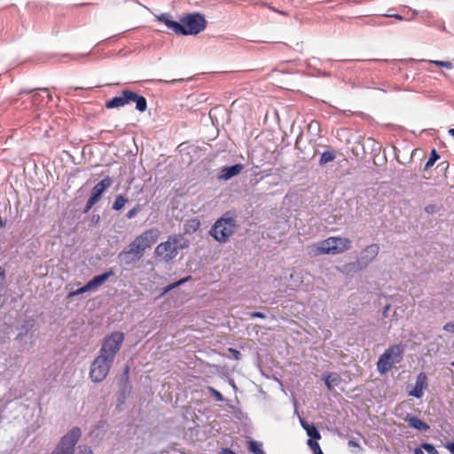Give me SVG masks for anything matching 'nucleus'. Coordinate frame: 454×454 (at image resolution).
<instances>
[{
  "mask_svg": "<svg viewBox=\"0 0 454 454\" xmlns=\"http://www.w3.org/2000/svg\"><path fill=\"white\" fill-rule=\"evenodd\" d=\"M123 341L124 333L121 332H114L106 335L102 340L98 355L114 362Z\"/></svg>",
  "mask_w": 454,
  "mask_h": 454,
  "instance_id": "obj_7",
  "label": "nucleus"
},
{
  "mask_svg": "<svg viewBox=\"0 0 454 454\" xmlns=\"http://www.w3.org/2000/svg\"><path fill=\"white\" fill-rule=\"evenodd\" d=\"M351 247V241L345 237H329L307 247V253L311 257L324 254H339Z\"/></svg>",
  "mask_w": 454,
  "mask_h": 454,
  "instance_id": "obj_2",
  "label": "nucleus"
},
{
  "mask_svg": "<svg viewBox=\"0 0 454 454\" xmlns=\"http://www.w3.org/2000/svg\"><path fill=\"white\" fill-rule=\"evenodd\" d=\"M403 353L404 345L403 343L390 346L380 356L377 362L379 372L384 374L389 372L396 364H399L403 360Z\"/></svg>",
  "mask_w": 454,
  "mask_h": 454,
  "instance_id": "obj_4",
  "label": "nucleus"
},
{
  "mask_svg": "<svg viewBox=\"0 0 454 454\" xmlns=\"http://www.w3.org/2000/svg\"><path fill=\"white\" fill-rule=\"evenodd\" d=\"M340 378L336 373H329L325 377V383L328 389H332L333 386H337L339 383Z\"/></svg>",
  "mask_w": 454,
  "mask_h": 454,
  "instance_id": "obj_19",
  "label": "nucleus"
},
{
  "mask_svg": "<svg viewBox=\"0 0 454 454\" xmlns=\"http://www.w3.org/2000/svg\"><path fill=\"white\" fill-rule=\"evenodd\" d=\"M444 447L450 452V454H454V442H447Z\"/></svg>",
  "mask_w": 454,
  "mask_h": 454,
  "instance_id": "obj_39",
  "label": "nucleus"
},
{
  "mask_svg": "<svg viewBox=\"0 0 454 454\" xmlns=\"http://www.w3.org/2000/svg\"><path fill=\"white\" fill-rule=\"evenodd\" d=\"M401 11L403 12H404L406 11H407V12H411V14H412L411 17V18H407V20H411V19H413L418 14V12L416 10H413V9L408 7V6H403L401 8Z\"/></svg>",
  "mask_w": 454,
  "mask_h": 454,
  "instance_id": "obj_33",
  "label": "nucleus"
},
{
  "mask_svg": "<svg viewBox=\"0 0 454 454\" xmlns=\"http://www.w3.org/2000/svg\"><path fill=\"white\" fill-rule=\"evenodd\" d=\"M42 99L43 98L39 93H35L34 95L31 96V103L33 105L39 104Z\"/></svg>",
  "mask_w": 454,
  "mask_h": 454,
  "instance_id": "obj_35",
  "label": "nucleus"
},
{
  "mask_svg": "<svg viewBox=\"0 0 454 454\" xmlns=\"http://www.w3.org/2000/svg\"><path fill=\"white\" fill-rule=\"evenodd\" d=\"M209 393L215 397L216 401L222 402L223 401V395L216 389L212 387H208Z\"/></svg>",
  "mask_w": 454,
  "mask_h": 454,
  "instance_id": "obj_31",
  "label": "nucleus"
},
{
  "mask_svg": "<svg viewBox=\"0 0 454 454\" xmlns=\"http://www.w3.org/2000/svg\"><path fill=\"white\" fill-rule=\"evenodd\" d=\"M113 275V272L107 271L103 274L95 276L92 279H90L86 285H84L82 287L78 288L75 291H73L69 294V297H73L75 295H79L82 294H84L86 292L91 291L104 284L111 276Z\"/></svg>",
  "mask_w": 454,
  "mask_h": 454,
  "instance_id": "obj_11",
  "label": "nucleus"
},
{
  "mask_svg": "<svg viewBox=\"0 0 454 454\" xmlns=\"http://www.w3.org/2000/svg\"><path fill=\"white\" fill-rule=\"evenodd\" d=\"M160 231L157 228H152L137 236L122 251L120 256L126 264H130L142 258L146 248L151 247L159 239Z\"/></svg>",
  "mask_w": 454,
  "mask_h": 454,
  "instance_id": "obj_1",
  "label": "nucleus"
},
{
  "mask_svg": "<svg viewBox=\"0 0 454 454\" xmlns=\"http://www.w3.org/2000/svg\"><path fill=\"white\" fill-rule=\"evenodd\" d=\"M248 449L253 454H265V452L262 450V444L256 441L251 440L249 442Z\"/></svg>",
  "mask_w": 454,
  "mask_h": 454,
  "instance_id": "obj_21",
  "label": "nucleus"
},
{
  "mask_svg": "<svg viewBox=\"0 0 454 454\" xmlns=\"http://www.w3.org/2000/svg\"><path fill=\"white\" fill-rule=\"evenodd\" d=\"M236 221L232 217H221L212 226L209 233L218 242H226L233 235Z\"/></svg>",
  "mask_w": 454,
  "mask_h": 454,
  "instance_id": "obj_8",
  "label": "nucleus"
},
{
  "mask_svg": "<svg viewBox=\"0 0 454 454\" xmlns=\"http://www.w3.org/2000/svg\"><path fill=\"white\" fill-rule=\"evenodd\" d=\"M348 444L349 447H354V448H358V449L360 448L359 443L357 442H356L355 440H349L348 442Z\"/></svg>",
  "mask_w": 454,
  "mask_h": 454,
  "instance_id": "obj_40",
  "label": "nucleus"
},
{
  "mask_svg": "<svg viewBox=\"0 0 454 454\" xmlns=\"http://www.w3.org/2000/svg\"><path fill=\"white\" fill-rule=\"evenodd\" d=\"M114 362L98 355L90 367V379L95 383L102 382L108 375Z\"/></svg>",
  "mask_w": 454,
  "mask_h": 454,
  "instance_id": "obj_10",
  "label": "nucleus"
},
{
  "mask_svg": "<svg viewBox=\"0 0 454 454\" xmlns=\"http://www.w3.org/2000/svg\"><path fill=\"white\" fill-rule=\"evenodd\" d=\"M423 450V449H422L421 447H420V448H416V449L414 450V454H424V452H423V450Z\"/></svg>",
  "mask_w": 454,
  "mask_h": 454,
  "instance_id": "obj_45",
  "label": "nucleus"
},
{
  "mask_svg": "<svg viewBox=\"0 0 454 454\" xmlns=\"http://www.w3.org/2000/svg\"><path fill=\"white\" fill-rule=\"evenodd\" d=\"M442 329L446 332L454 333V320L445 324Z\"/></svg>",
  "mask_w": 454,
  "mask_h": 454,
  "instance_id": "obj_34",
  "label": "nucleus"
},
{
  "mask_svg": "<svg viewBox=\"0 0 454 454\" xmlns=\"http://www.w3.org/2000/svg\"><path fill=\"white\" fill-rule=\"evenodd\" d=\"M5 225V222L0 219V228L4 227Z\"/></svg>",
  "mask_w": 454,
  "mask_h": 454,
  "instance_id": "obj_46",
  "label": "nucleus"
},
{
  "mask_svg": "<svg viewBox=\"0 0 454 454\" xmlns=\"http://www.w3.org/2000/svg\"><path fill=\"white\" fill-rule=\"evenodd\" d=\"M335 159V153L333 151H325L324 152L319 159V164L325 165L333 161Z\"/></svg>",
  "mask_w": 454,
  "mask_h": 454,
  "instance_id": "obj_20",
  "label": "nucleus"
},
{
  "mask_svg": "<svg viewBox=\"0 0 454 454\" xmlns=\"http://www.w3.org/2000/svg\"><path fill=\"white\" fill-rule=\"evenodd\" d=\"M41 90H42V91H44V92H46V91H47V90H46V89H42Z\"/></svg>",
  "mask_w": 454,
  "mask_h": 454,
  "instance_id": "obj_50",
  "label": "nucleus"
},
{
  "mask_svg": "<svg viewBox=\"0 0 454 454\" xmlns=\"http://www.w3.org/2000/svg\"><path fill=\"white\" fill-rule=\"evenodd\" d=\"M220 454H236V453L234 451H232L231 449L224 448V449L221 450Z\"/></svg>",
  "mask_w": 454,
  "mask_h": 454,
  "instance_id": "obj_43",
  "label": "nucleus"
},
{
  "mask_svg": "<svg viewBox=\"0 0 454 454\" xmlns=\"http://www.w3.org/2000/svg\"><path fill=\"white\" fill-rule=\"evenodd\" d=\"M307 444L314 454H323L319 444L315 440L309 439Z\"/></svg>",
  "mask_w": 454,
  "mask_h": 454,
  "instance_id": "obj_24",
  "label": "nucleus"
},
{
  "mask_svg": "<svg viewBox=\"0 0 454 454\" xmlns=\"http://www.w3.org/2000/svg\"><path fill=\"white\" fill-rule=\"evenodd\" d=\"M98 201L92 200L91 198H89V200L86 202L84 212H88Z\"/></svg>",
  "mask_w": 454,
  "mask_h": 454,
  "instance_id": "obj_36",
  "label": "nucleus"
},
{
  "mask_svg": "<svg viewBox=\"0 0 454 454\" xmlns=\"http://www.w3.org/2000/svg\"><path fill=\"white\" fill-rule=\"evenodd\" d=\"M51 454H61V453H59V451H57V450L54 449Z\"/></svg>",
  "mask_w": 454,
  "mask_h": 454,
  "instance_id": "obj_47",
  "label": "nucleus"
},
{
  "mask_svg": "<svg viewBox=\"0 0 454 454\" xmlns=\"http://www.w3.org/2000/svg\"><path fill=\"white\" fill-rule=\"evenodd\" d=\"M420 447L423 450H425L427 452V454H439L438 450L431 443L423 442V443L420 444Z\"/></svg>",
  "mask_w": 454,
  "mask_h": 454,
  "instance_id": "obj_26",
  "label": "nucleus"
},
{
  "mask_svg": "<svg viewBox=\"0 0 454 454\" xmlns=\"http://www.w3.org/2000/svg\"><path fill=\"white\" fill-rule=\"evenodd\" d=\"M367 23L370 24V25H376V23L373 22V21H368Z\"/></svg>",
  "mask_w": 454,
  "mask_h": 454,
  "instance_id": "obj_48",
  "label": "nucleus"
},
{
  "mask_svg": "<svg viewBox=\"0 0 454 454\" xmlns=\"http://www.w3.org/2000/svg\"><path fill=\"white\" fill-rule=\"evenodd\" d=\"M251 317H259V318H265L266 317V316L263 313H262V312H253L251 314Z\"/></svg>",
  "mask_w": 454,
  "mask_h": 454,
  "instance_id": "obj_41",
  "label": "nucleus"
},
{
  "mask_svg": "<svg viewBox=\"0 0 454 454\" xmlns=\"http://www.w3.org/2000/svg\"><path fill=\"white\" fill-rule=\"evenodd\" d=\"M127 201H128V200L125 197H123L122 195L116 196L115 200L113 204V209L117 210V211L121 210L125 206Z\"/></svg>",
  "mask_w": 454,
  "mask_h": 454,
  "instance_id": "obj_22",
  "label": "nucleus"
},
{
  "mask_svg": "<svg viewBox=\"0 0 454 454\" xmlns=\"http://www.w3.org/2000/svg\"><path fill=\"white\" fill-rule=\"evenodd\" d=\"M47 97H48V99L51 100V95H48Z\"/></svg>",
  "mask_w": 454,
  "mask_h": 454,
  "instance_id": "obj_51",
  "label": "nucleus"
},
{
  "mask_svg": "<svg viewBox=\"0 0 454 454\" xmlns=\"http://www.w3.org/2000/svg\"><path fill=\"white\" fill-rule=\"evenodd\" d=\"M390 309V305H387L385 308H384V310H383V316L384 317H387V311L388 309Z\"/></svg>",
  "mask_w": 454,
  "mask_h": 454,
  "instance_id": "obj_44",
  "label": "nucleus"
},
{
  "mask_svg": "<svg viewBox=\"0 0 454 454\" xmlns=\"http://www.w3.org/2000/svg\"><path fill=\"white\" fill-rule=\"evenodd\" d=\"M157 20L159 21H161L162 23H164L167 26V27L168 29L172 30L175 34L180 35V30H181L180 20L179 21L172 20L170 19V15L168 13L160 14V16L157 17Z\"/></svg>",
  "mask_w": 454,
  "mask_h": 454,
  "instance_id": "obj_16",
  "label": "nucleus"
},
{
  "mask_svg": "<svg viewBox=\"0 0 454 454\" xmlns=\"http://www.w3.org/2000/svg\"><path fill=\"white\" fill-rule=\"evenodd\" d=\"M301 427L305 429L309 439L319 440L321 438L320 433L313 424H308L307 422L301 420Z\"/></svg>",
  "mask_w": 454,
  "mask_h": 454,
  "instance_id": "obj_18",
  "label": "nucleus"
},
{
  "mask_svg": "<svg viewBox=\"0 0 454 454\" xmlns=\"http://www.w3.org/2000/svg\"><path fill=\"white\" fill-rule=\"evenodd\" d=\"M430 64H434L439 67H445L447 69H452L453 65L450 61H442V60H428Z\"/></svg>",
  "mask_w": 454,
  "mask_h": 454,
  "instance_id": "obj_25",
  "label": "nucleus"
},
{
  "mask_svg": "<svg viewBox=\"0 0 454 454\" xmlns=\"http://www.w3.org/2000/svg\"><path fill=\"white\" fill-rule=\"evenodd\" d=\"M75 454H94L91 448L88 445H78Z\"/></svg>",
  "mask_w": 454,
  "mask_h": 454,
  "instance_id": "obj_27",
  "label": "nucleus"
},
{
  "mask_svg": "<svg viewBox=\"0 0 454 454\" xmlns=\"http://www.w3.org/2000/svg\"><path fill=\"white\" fill-rule=\"evenodd\" d=\"M243 168H244L243 165L240 163L235 164L232 166H229V167H223L221 169V174L219 176V178L223 179V180H229L231 177L239 175L242 171Z\"/></svg>",
  "mask_w": 454,
  "mask_h": 454,
  "instance_id": "obj_15",
  "label": "nucleus"
},
{
  "mask_svg": "<svg viewBox=\"0 0 454 454\" xmlns=\"http://www.w3.org/2000/svg\"><path fill=\"white\" fill-rule=\"evenodd\" d=\"M427 387V377L424 372H420L416 378V383L413 389L409 391V395L416 398H421L425 389Z\"/></svg>",
  "mask_w": 454,
  "mask_h": 454,
  "instance_id": "obj_13",
  "label": "nucleus"
},
{
  "mask_svg": "<svg viewBox=\"0 0 454 454\" xmlns=\"http://www.w3.org/2000/svg\"><path fill=\"white\" fill-rule=\"evenodd\" d=\"M130 102L136 103V109L139 112H145L147 108L145 98L129 90H123L120 96L114 97L107 101L106 106L109 109L119 108Z\"/></svg>",
  "mask_w": 454,
  "mask_h": 454,
  "instance_id": "obj_5",
  "label": "nucleus"
},
{
  "mask_svg": "<svg viewBox=\"0 0 454 454\" xmlns=\"http://www.w3.org/2000/svg\"><path fill=\"white\" fill-rule=\"evenodd\" d=\"M189 241L182 234L170 235L168 240L160 243L155 248V254L161 257L165 262L173 260L179 250L188 247Z\"/></svg>",
  "mask_w": 454,
  "mask_h": 454,
  "instance_id": "obj_3",
  "label": "nucleus"
},
{
  "mask_svg": "<svg viewBox=\"0 0 454 454\" xmlns=\"http://www.w3.org/2000/svg\"><path fill=\"white\" fill-rule=\"evenodd\" d=\"M380 252V247L377 244L367 246L357 259L356 264L359 270L366 268L377 257Z\"/></svg>",
  "mask_w": 454,
  "mask_h": 454,
  "instance_id": "obj_12",
  "label": "nucleus"
},
{
  "mask_svg": "<svg viewBox=\"0 0 454 454\" xmlns=\"http://www.w3.org/2000/svg\"><path fill=\"white\" fill-rule=\"evenodd\" d=\"M230 351L233 354V356L235 357V359L239 360L240 358V352L236 350V349H232V348H230Z\"/></svg>",
  "mask_w": 454,
  "mask_h": 454,
  "instance_id": "obj_42",
  "label": "nucleus"
},
{
  "mask_svg": "<svg viewBox=\"0 0 454 454\" xmlns=\"http://www.w3.org/2000/svg\"><path fill=\"white\" fill-rule=\"evenodd\" d=\"M81 437V428L74 427L59 439L54 449L61 454H75L76 444Z\"/></svg>",
  "mask_w": 454,
  "mask_h": 454,
  "instance_id": "obj_9",
  "label": "nucleus"
},
{
  "mask_svg": "<svg viewBox=\"0 0 454 454\" xmlns=\"http://www.w3.org/2000/svg\"><path fill=\"white\" fill-rule=\"evenodd\" d=\"M31 326L23 325L20 328V333H18L16 339L18 340H21L23 336L27 335L30 331Z\"/></svg>",
  "mask_w": 454,
  "mask_h": 454,
  "instance_id": "obj_30",
  "label": "nucleus"
},
{
  "mask_svg": "<svg viewBox=\"0 0 454 454\" xmlns=\"http://www.w3.org/2000/svg\"><path fill=\"white\" fill-rule=\"evenodd\" d=\"M180 27L181 35H194L205 30L207 20L201 13H189L180 19Z\"/></svg>",
  "mask_w": 454,
  "mask_h": 454,
  "instance_id": "obj_6",
  "label": "nucleus"
},
{
  "mask_svg": "<svg viewBox=\"0 0 454 454\" xmlns=\"http://www.w3.org/2000/svg\"><path fill=\"white\" fill-rule=\"evenodd\" d=\"M139 210H140L139 206L133 207L131 210H129L127 213V215H126L127 218L131 219V218L135 217L137 215V214L139 212Z\"/></svg>",
  "mask_w": 454,
  "mask_h": 454,
  "instance_id": "obj_32",
  "label": "nucleus"
},
{
  "mask_svg": "<svg viewBox=\"0 0 454 454\" xmlns=\"http://www.w3.org/2000/svg\"><path fill=\"white\" fill-rule=\"evenodd\" d=\"M382 16L384 17H387V18H395L398 20H403L404 18L403 16L400 15V14H395V13H386V14H383Z\"/></svg>",
  "mask_w": 454,
  "mask_h": 454,
  "instance_id": "obj_38",
  "label": "nucleus"
},
{
  "mask_svg": "<svg viewBox=\"0 0 454 454\" xmlns=\"http://www.w3.org/2000/svg\"><path fill=\"white\" fill-rule=\"evenodd\" d=\"M24 92H26V93H31V90H28V91H22L21 93H24Z\"/></svg>",
  "mask_w": 454,
  "mask_h": 454,
  "instance_id": "obj_49",
  "label": "nucleus"
},
{
  "mask_svg": "<svg viewBox=\"0 0 454 454\" xmlns=\"http://www.w3.org/2000/svg\"><path fill=\"white\" fill-rule=\"evenodd\" d=\"M4 279H5V270L4 268L0 267V297L4 294Z\"/></svg>",
  "mask_w": 454,
  "mask_h": 454,
  "instance_id": "obj_28",
  "label": "nucleus"
},
{
  "mask_svg": "<svg viewBox=\"0 0 454 454\" xmlns=\"http://www.w3.org/2000/svg\"><path fill=\"white\" fill-rule=\"evenodd\" d=\"M191 278V277H188V278H182V279H180V280L176 281V283H173V284L169 285L168 286H167V287L165 288V290H164V294H165V293H167V292H168V291H170V290H172L173 288H175V287H176V286H181L182 284L185 283V282L188 280V278Z\"/></svg>",
  "mask_w": 454,
  "mask_h": 454,
  "instance_id": "obj_29",
  "label": "nucleus"
},
{
  "mask_svg": "<svg viewBox=\"0 0 454 454\" xmlns=\"http://www.w3.org/2000/svg\"><path fill=\"white\" fill-rule=\"evenodd\" d=\"M112 184V179L109 176H106L99 183H98L91 190L90 197L92 200L99 201L103 192L110 187Z\"/></svg>",
  "mask_w": 454,
  "mask_h": 454,
  "instance_id": "obj_14",
  "label": "nucleus"
},
{
  "mask_svg": "<svg viewBox=\"0 0 454 454\" xmlns=\"http://www.w3.org/2000/svg\"><path fill=\"white\" fill-rule=\"evenodd\" d=\"M451 365L454 367V361L451 363Z\"/></svg>",
  "mask_w": 454,
  "mask_h": 454,
  "instance_id": "obj_52",
  "label": "nucleus"
},
{
  "mask_svg": "<svg viewBox=\"0 0 454 454\" xmlns=\"http://www.w3.org/2000/svg\"><path fill=\"white\" fill-rule=\"evenodd\" d=\"M438 159H439V155H438L436 150L433 149L430 153L429 159L427 160V161L425 164V169L430 168Z\"/></svg>",
  "mask_w": 454,
  "mask_h": 454,
  "instance_id": "obj_23",
  "label": "nucleus"
},
{
  "mask_svg": "<svg viewBox=\"0 0 454 454\" xmlns=\"http://www.w3.org/2000/svg\"><path fill=\"white\" fill-rule=\"evenodd\" d=\"M404 421L407 422L410 427L419 431H427L429 429V426L426 422L414 416L407 415L404 418Z\"/></svg>",
  "mask_w": 454,
  "mask_h": 454,
  "instance_id": "obj_17",
  "label": "nucleus"
},
{
  "mask_svg": "<svg viewBox=\"0 0 454 454\" xmlns=\"http://www.w3.org/2000/svg\"><path fill=\"white\" fill-rule=\"evenodd\" d=\"M438 210L437 207L434 205H428L425 207V211L428 214H434Z\"/></svg>",
  "mask_w": 454,
  "mask_h": 454,
  "instance_id": "obj_37",
  "label": "nucleus"
}]
</instances>
